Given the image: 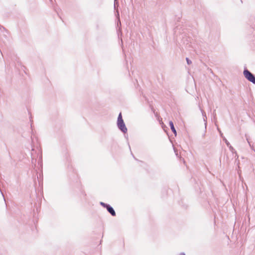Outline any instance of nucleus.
<instances>
[{
    "label": "nucleus",
    "instance_id": "0eeeda50",
    "mask_svg": "<svg viewBox=\"0 0 255 255\" xmlns=\"http://www.w3.org/2000/svg\"><path fill=\"white\" fill-rule=\"evenodd\" d=\"M181 28V27L180 25H177L174 28V34L176 35L177 36L179 33H185V31H184V29H182L181 31L180 29Z\"/></svg>",
    "mask_w": 255,
    "mask_h": 255
},
{
    "label": "nucleus",
    "instance_id": "423d86ee",
    "mask_svg": "<svg viewBox=\"0 0 255 255\" xmlns=\"http://www.w3.org/2000/svg\"><path fill=\"white\" fill-rule=\"evenodd\" d=\"M116 15L117 19V26L118 27H119L118 29L117 30V32L119 34L120 32H121V22L120 20V14L118 10H117V13Z\"/></svg>",
    "mask_w": 255,
    "mask_h": 255
},
{
    "label": "nucleus",
    "instance_id": "f3484780",
    "mask_svg": "<svg viewBox=\"0 0 255 255\" xmlns=\"http://www.w3.org/2000/svg\"><path fill=\"white\" fill-rule=\"evenodd\" d=\"M180 255H185V254L183 252V253H181L180 254Z\"/></svg>",
    "mask_w": 255,
    "mask_h": 255
},
{
    "label": "nucleus",
    "instance_id": "412c9836",
    "mask_svg": "<svg viewBox=\"0 0 255 255\" xmlns=\"http://www.w3.org/2000/svg\"><path fill=\"white\" fill-rule=\"evenodd\" d=\"M180 18V17H178V18H177V21H179V19Z\"/></svg>",
    "mask_w": 255,
    "mask_h": 255
},
{
    "label": "nucleus",
    "instance_id": "7ed1b4c3",
    "mask_svg": "<svg viewBox=\"0 0 255 255\" xmlns=\"http://www.w3.org/2000/svg\"><path fill=\"white\" fill-rule=\"evenodd\" d=\"M100 205L104 208H106L107 211L111 215V216L113 217H115L116 216V213L114 209L110 204L104 203L103 202H100Z\"/></svg>",
    "mask_w": 255,
    "mask_h": 255
},
{
    "label": "nucleus",
    "instance_id": "39448f33",
    "mask_svg": "<svg viewBox=\"0 0 255 255\" xmlns=\"http://www.w3.org/2000/svg\"><path fill=\"white\" fill-rule=\"evenodd\" d=\"M253 19L254 21L252 23H250V24L251 25L252 28L255 31L253 32V36L252 35H249L248 37L251 40L255 41V18L253 17Z\"/></svg>",
    "mask_w": 255,
    "mask_h": 255
},
{
    "label": "nucleus",
    "instance_id": "aec40b11",
    "mask_svg": "<svg viewBox=\"0 0 255 255\" xmlns=\"http://www.w3.org/2000/svg\"><path fill=\"white\" fill-rule=\"evenodd\" d=\"M252 83L255 85V81H253Z\"/></svg>",
    "mask_w": 255,
    "mask_h": 255
},
{
    "label": "nucleus",
    "instance_id": "f03ea898",
    "mask_svg": "<svg viewBox=\"0 0 255 255\" xmlns=\"http://www.w3.org/2000/svg\"><path fill=\"white\" fill-rule=\"evenodd\" d=\"M243 74L245 78L249 81L252 82L253 81H255V75L251 73L246 67H244Z\"/></svg>",
    "mask_w": 255,
    "mask_h": 255
},
{
    "label": "nucleus",
    "instance_id": "4be33fe9",
    "mask_svg": "<svg viewBox=\"0 0 255 255\" xmlns=\"http://www.w3.org/2000/svg\"><path fill=\"white\" fill-rule=\"evenodd\" d=\"M128 144L129 148V149H130V145L129 144V143H128Z\"/></svg>",
    "mask_w": 255,
    "mask_h": 255
},
{
    "label": "nucleus",
    "instance_id": "20e7f679",
    "mask_svg": "<svg viewBox=\"0 0 255 255\" xmlns=\"http://www.w3.org/2000/svg\"><path fill=\"white\" fill-rule=\"evenodd\" d=\"M218 130L220 133L221 137L223 138V140L225 141L227 146L229 148L230 150L232 151L233 153H235L237 154V153L236 151L235 150L234 148L230 144V142L228 141L226 138L223 136V134L221 130L219 128H218Z\"/></svg>",
    "mask_w": 255,
    "mask_h": 255
},
{
    "label": "nucleus",
    "instance_id": "5701e85b",
    "mask_svg": "<svg viewBox=\"0 0 255 255\" xmlns=\"http://www.w3.org/2000/svg\"><path fill=\"white\" fill-rule=\"evenodd\" d=\"M51 2H52V0H49Z\"/></svg>",
    "mask_w": 255,
    "mask_h": 255
},
{
    "label": "nucleus",
    "instance_id": "6ab92c4d",
    "mask_svg": "<svg viewBox=\"0 0 255 255\" xmlns=\"http://www.w3.org/2000/svg\"><path fill=\"white\" fill-rule=\"evenodd\" d=\"M252 83L255 85V81H253Z\"/></svg>",
    "mask_w": 255,
    "mask_h": 255
},
{
    "label": "nucleus",
    "instance_id": "dca6fc26",
    "mask_svg": "<svg viewBox=\"0 0 255 255\" xmlns=\"http://www.w3.org/2000/svg\"><path fill=\"white\" fill-rule=\"evenodd\" d=\"M204 121L205 122H206V120L205 119V118H204ZM205 129H206V125H207V122H205Z\"/></svg>",
    "mask_w": 255,
    "mask_h": 255
},
{
    "label": "nucleus",
    "instance_id": "f257e3e1",
    "mask_svg": "<svg viewBox=\"0 0 255 255\" xmlns=\"http://www.w3.org/2000/svg\"><path fill=\"white\" fill-rule=\"evenodd\" d=\"M117 125L118 129L123 133H124V134L127 133L128 128L123 119L122 113H120V114L118 115L117 122Z\"/></svg>",
    "mask_w": 255,
    "mask_h": 255
},
{
    "label": "nucleus",
    "instance_id": "4468645a",
    "mask_svg": "<svg viewBox=\"0 0 255 255\" xmlns=\"http://www.w3.org/2000/svg\"><path fill=\"white\" fill-rule=\"evenodd\" d=\"M36 162V159H34V158H33L32 157V162L33 163V162Z\"/></svg>",
    "mask_w": 255,
    "mask_h": 255
},
{
    "label": "nucleus",
    "instance_id": "ddd939ff",
    "mask_svg": "<svg viewBox=\"0 0 255 255\" xmlns=\"http://www.w3.org/2000/svg\"><path fill=\"white\" fill-rule=\"evenodd\" d=\"M202 112V116L204 117H205L206 119H207V117H206V113L205 112H204L203 111H201Z\"/></svg>",
    "mask_w": 255,
    "mask_h": 255
},
{
    "label": "nucleus",
    "instance_id": "f8f14e48",
    "mask_svg": "<svg viewBox=\"0 0 255 255\" xmlns=\"http://www.w3.org/2000/svg\"><path fill=\"white\" fill-rule=\"evenodd\" d=\"M0 30H6L4 27H3V26L0 25Z\"/></svg>",
    "mask_w": 255,
    "mask_h": 255
},
{
    "label": "nucleus",
    "instance_id": "2eb2a0df",
    "mask_svg": "<svg viewBox=\"0 0 255 255\" xmlns=\"http://www.w3.org/2000/svg\"><path fill=\"white\" fill-rule=\"evenodd\" d=\"M131 156H133V157L134 158L135 160H136L137 161H138V160L134 156V155H133V154H132V152H131Z\"/></svg>",
    "mask_w": 255,
    "mask_h": 255
},
{
    "label": "nucleus",
    "instance_id": "9d476101",
    "mask_svg": "<svg viewBox=\"0 0 255 255\" xmlns=\"http://www.w3.org/2000/svg\"><path fill=\"white\" fill-rule=\"evenodd\" d=\"M186 61L188 65H190L192 63L191 60L188 57L186 58Z\"/></svg>",
    "mask_w": 255,
    "mask_h": 255
},
{
    "label": "nucleus",
    "instance_id": "1a4fd4ad",
    "mask_svg": "<svg viewBox=\"0 0 255 255\" xmlns=\"http://www.w3.org/2000/svg\"><path fill=\"white\" fill-rule=\"evenodd\" d=\"M38 165L40 166L39 168L42 169V155L40 153L39 155V159L37 162Z\"/></svg>",
    "mask_w": 255,
    "mask_h": 255
},
{
    "label": "nucleus",
    "instance_id": "9b49d317",
    "mask_svg": "<svg viewBox=\"0 0 255 255\" xmlns=\"http://www.w3.org/2000/svg\"><path fill=\"white\" fill-rule=\"evenodd\" d=\"M117 145L118 144L116 142H114L112 145V149H113L114 147L117 146Z\"/></svg>",
    "mask_w": 255,
    "mask_h": 255
},
{
    "label": "nucleus",
    "instance_id": "a211bd4d",
    "mask_svg": "<svg viewBox=\"0 0 255 255\" xmlns=\"http://www.w3.org/2000/svg\"><path fill=\"white\" fill-rule=\"evenodd\" d=\"M114 7H115V9H116V0H115Z\"/></svg>",
    "mask_w": 255,
    "mask_h": 255
},
{
    "label": "nucleus",
    "instance_id": "6e6552de",
    "mask_svg": "<svg viewBox=\"0 0 255 255\" xmlns=\"http://www.w3.org/2000/svg\"><path fill=\"white\" fill-rule=\"evenodd\" d=\"M169 126L170 127V128L172 131V132L174 134L175 136L177 135V131L176 130V129L174 127V124L172 121H170L169 123Z\"/></svg>",
    "mask_w": 255,
    "mask_h": 255
}]
</instances>
